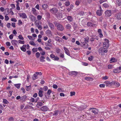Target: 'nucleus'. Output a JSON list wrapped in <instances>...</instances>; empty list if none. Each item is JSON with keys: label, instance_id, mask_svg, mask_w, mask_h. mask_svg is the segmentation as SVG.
Segmentation results:
<instances>
[{"label": "nucleus", "instance_id": "f257e3e1", "mask_svg": "<svg viewBox=\"0 0 121 121\" xmlns=\"http://www.w3.org/2000/svg\"><path fill=\"white\" fill-rule=\"evenodd\" d=\"M84 39L85 42H82L81 43L83 44V47L84 48H87L88 47V45L86 42H88L89 38L88 37H85Z\"/></svg>", "mask_w": 121, "mask_h": 121}, {"label": "nucleus", "instance_id": "f03ea898", "mask_svg": "<svg viewBox=\"0 0 121 121\" xmlns=\"http://www.w3.org/2000/svg\"><path fill=\"white\" fill-rule=\"evenodd\" d=\"M107 52V49H105L104 48H101L99 50V52L100 55H104V53H106Z\"/></svg>", "mask_w": 121, "mask_h": 121}, {"label": "nucleus", "instance_id": "7ed1b4c3", "mask_svg": "<svg viewBox=\"0 0 121 121\" xmlns=\"http://www.w3.org/2000/svg\"><path fill=\"white\" fill-rule=\"evenodd\" d=\"M104 40L105 41L103 43V47L104 48L107 49L109 47V41L108 39H104Z\"/></svg>", "mask_w": 121, "mask_h": 121}, {"label": "nucleus", "instance_id": "20e7f679", "mask_svg": "<svg viewBox=\"0 0 121 121\" xmlns=\"http://www.w3.org/2000/svg\"><path fill=\"white\" fill-rule=\"evenodd\" d=\"M55 26H56L57 29L61 31H63L64 29V28L63 26L61 24L59 23H56L55 24Z\"/></svg>", "mask_w": 121, "mask_h": 121}, {"label": "nucleus", "instance_id": "39448f33", "mask_svg": "<svg viewBox=\"0 0 121 121\" xmlns=\"http://www.w3.org/2000/svg\"><path fill=\"white\" fill-rule=\"evenodd\" d=\"M105 16L106 17H109L111 16L112 14V12L110 10H107L105 12Z\"/></svg>", "mask_w": 121, "mask_h": 121}, {"label": "nucleus", "instance_id": "423d86ee", "mask_svg": "<svg viewBox=\"0 0 121 121\" xmlns=\"http://www.w3.org/2000/svg\"><path fill=\"white\" fill-rule=\"evenodd\" d=\"M102 12L103 10H102L101 7L100 6H99V9L97 11L96 13L98 15L100 16L102 15Z\"/></svg>", "mask_w": 121, "mask_h": 121}, {"label": "nucleus", "instance_id": "0eeeda50", "mask_svg": "<svg viewBox=\"0 0 121 121\" xmlns=\"http://www.w3.org/2000/svg\"><path fill=\"white\" fill-rule=\"evenodd\" d=\"M11 43L13 46L18 47V44H19V43L17 41L13 40L11 41Z\"/></svg>", "mask_w": 121, "mask_h": 121}, {"label": "nucleus", "instance_id": "6e6552de", "mask_svg": "<svg viewBox=\"0 0 121 121\" xmlns=\"http://www.w3.org/2000/svg\"><path fill=\"white\" fill-rule=\"evenodd\" d=\"M18 14L20 17H22L23 19H26L27 18V17L26 14L24 13H18Z\"/></svg>", "mask_w": 121, "mask_h": 121}, {"label": "nucleus", "instance_id": "1a4fd4ad", "mask_svg": "<svg viewBox=\"0 0 121 121\" xmlns=\"http://www.w3.org/2000/svg\"><path fill=\"white\" fill-rule=\"evenodd\" d=\"M50 11L52 13L55 14L58 12V10L56 8H54L51 9Z\"/></svg>", "mask_w": 121, "mask_h": 121}, {"label": "nucleus", "instance_id": "9d476101", "mask_svg": "<svg viewBox=\"0 0 121 121\" xmlns=\"http://www.w3.org/2000/svg\"><path fill=\"white\" fill-rule=\"evenodd\" d=\"M40 109L42 111L44 112L48 110V108L47 107L45 106H43L40 108Z\"/></svg>", "mask_w": 121, "mask_h": 121}, {"label": "nucleus", "instance_id": "9b49d317", "mask_svg": "<svg viewBox=\"0 0 121 121\" xmlns=\"http://www.w3.org/2000/svg\"><path fill=\"white\" fill-rule=\"evenodd\" d=\"M87 25L89 26L92 27H96V25L95 24H93L90 22H88L87 23Z\"/></svg>", "mask_w": 121, "mask_h": 121}, {"label": "nucleus", "instance_id": "f8f14e48", "mask_svg": "<svg viewBox=\"0 0 121 121\" xmlns=\"http://www.w3.org/2000/svg\"><path fill=\"white\" fill-rule=\"evenodd\" d=\"M64 50L65 53L69 56H70V52L69 50L66 48L64 47Z\"/></svg>", "mask_w": 121, "mask_h": 121}, {"label": "nucleus", "instance_id": "ddd939ff", "mask_svg": "<svg viewBox=\"0 0 121 121\" xmlns=\"http://www.w3.org/2000/svg\"><path fill=\"white\" fill-rule=\"evenodd\" d=\"M111 83L112 84H114L117 87H119L120 85L119 83L114 81H112L111 82Z\"/></svg>", "mask_w": 121, "mask_h": 121}, {"label": "nucleus", "instance_id": "4468645a", "mask_svg": "<svg viewBox=\"0 0 121 121\" xmlns=\"http://www.w3.org/2000/svg\"><path fill=\"white\" fill-rule=\"evenodd\" d=\"M92 109H93V110L91 111L93 113L95 114H97L98 113V111L97 109H94L93 108H90L89 109V110H91Z\"/></svg>", "mask_w": 121, "mask_h": 121}, {"label": "nucleus", "instance_id": "2eb2a0df", "mask_svg": "<svg viewBox=\"0 0 121 121\" xmlns=\"http://www.w3.org/2000/svg\"><path fill=\"white\" fill-rule=\"evenodd\" d=\"M48 7V5L46 4H43L42 5V7L43 9L45 10H46L47 9Z\"/></svg>", "mask_w": 121, "mask_h": 121}, {"label": "nucleus", "instance_id": "dca6fc26", "mask_svg": "<svg viewBox=\"0 0 121 121\" xmlns=\"http://www.w3.org/2000/svg\"><path fill=\"white\" fill-rule=\"evenodd\" d=\"M26 95H24L21 97L20 99V100L23 101H24L26 100Z\"/></svg>", "mask_w": 121, "mask_h": 121}, {"label": "nucleus", "instance_id": "f3484780", "mask_svg": "<svg viewBox=\"0 0 121 121\" xmlns=\"http://www.w3.org/2000/svg\"><path fill=\"white\" fill-rule=\"evenodd\" d=\"M98 32L99 34V36L100 38L103 37V35L102 34V30L101 29H99L98 30Z\"/></svg>", "mask_w": 121, "mask_h": 121}, {"label": "nucleus", "instance_id": "a211bd4d", "mask_svg": "<svg viewBox=\"0 0 121 121\" xmlns=\"http://www.w3.org/2000/svg\"><path fill=\"white\" fill-rule=\"evenodd\" d=\"M26 45H24L22 47L20 48V49L22 51L24 52H25L26 50Z\"/></svg>", "mask_w": 121, "mask_h": 121}, {"label": "nucleus", "instance_id": "6ab92c4d", "mask_svg": "<svg viewBox=\"0 0 121 121\" xmlns=\"http://www.w3.org/2000/svg\"><path fill=\"white\" fill-rule=\"evenodd\" d=\"M29 17L30 18L31 20L33 21H35L36 19V18L35 17L31 15H30Z\"/></svg>", "mask_w": 121, "mask_h": 121}, {"label": "nucleus", "instance_id": "aec40b11", "mask_svg": "<svg viewBox=\"0 0 121 121\" xmlns=\"http://www.w3.org/2000/svg\"><path fill=\"white\" fill-rule=\"evenodd\" d=\"M65 28L66 29L70 30L71 28V26L70 24H68L66 25Z\"/></svg>", "mask_w": 121, "mask_h": 121}, {"label": "nucleus", "instance_id": "412c9836", "mask_svg": "<svg viewBox=\"0 0 121 121\" xmlns=\"http://www.w3.org/2000/svg\"><path fill=\"white\" fill-rule=\"evenodd\" d=\"M46 34L49 36H52V33L51 31L50 30H48L46 31Z\"/></svg>", "mask_w": 121, "mask_h": 121}, {"label": "nucleus", "instance_id": "4be33fe9", "mask_svg": "<svg viewBox=\"0 0 121 121\" xmlns=\"http://www.w3.org/2000/svg\"><path fill=\"white\" fill-rule=\"evenodd\" d=\"M113 71V72L115 73H119L121 72L118 69H114Z\"/></svg>", "mask_w": 121, "mask_h": 121}, {"label": "nucleus", "instance_id": "5701e85b", "mask_svg": "<svg viewBox=\"0 0 121 121\" xmlns=\"http://www.w3.org/2000/svg\"><path fill=\"white\" fill-rule=\"evenodd\" d=\"M48 24L51 29H54V26L50 22H48Z\"/></svg>", "mask_w": 121, "mask_h": 121}, {"label": "nucleus", "instance_id": "b1692460", "mask_svg": "<svg viewBox=\"0 0 121 121\" xmlns=\"http://www.w3.org/2000/svg\"><path fill=\"white\" fill-rule=\"evenodd\" d=\"M81 1V0H76L75 3V4L77 6L79 5Z\"/></svg>", "mask_w": 121, "mask_h": 121}, {"label": "nucleus", "instance_id": "393cba45", "mask_svg": "<svg viewBox=\"0 0 121 121\" xmlns=\"http://www.w3.org/2000/svg\"><path fill=\"white\" fill-rule=\"evenodd\" d=\"M43 91H42L40 90L39 91L38 93V94L39 97H41L42 96H43Z\"/></svg>", "mask_w": 121, "mask_h": 121}, {"label": "nucleus", "instance_id": "a878e982", "mask_svg": "<svg viewBox=\"0 0 121 121\" xmlns=\"http://www.w3.org/2000/svg\"><path fill=\"white\" fill-rule=\"evenodd\" d=\"M37 74L36 72L34 74L33 77V79L34 80H35L37 78Z\"/></svg>", "mask_w": 121, "mask_h": 121}, {"label": "nucleus", "instance_id": "bb28decb", "mask_svg": "<svg viewBox=\"0 0 121 121\" xmlns=\"http://www.w3.org/2000/svg\"><path fill=\"white\" fill-rule=\"evenodd\" d=\"M68 20L70 22H71L73 21L72 17L71 16H68L67 17Z\"/></svg>", "mask_w": 121, "mask_h": 121}, {"label": "nucleus", "instance_id": "cd10ccee", "mask_svg": "<svg viewBox=\"0 0 121 121\" xmlns=\"http://www.w3.org/2000/svg\"><path fill=\"white\" fill-rule=\"evenodd\" d=\"M116 3L118 6H120L121 5V2L120 0H116Z\"/></svg>", "mask_w": 121, "mask_h": 121}, {"label": "nucleus", "instance_id": "c85d7f7f", "mask_svg": "<svg viewBox=\"0 0 121 121\" xmlns=\"http://www.w3.org/2000/svg\"><path fill=\"white\" fill-rule=\"evenodd\" d=\"M104 83L106 84V86H109V85L112 84L111 83V82L110 83V82L108 81H105Z\"/></svg>", "mask_w": 121, "mask_h": 121}, {"label": "nucleus", "instance_id": "c756f323", "mask_svg": "<svg viewBox=\"0 0 121 121\" xmlns=\"http://www.w3.org/2000/svg\"><path fill=\"white\" fill-rule=\"evenodd\" d=\"M31 88V86L30 85L29 86H26V90L27 91H28Z\"/></svg>", "mask_w": 121, "mask_h": 121}, {"label": "nucleus", "instance_id": "7c9ffc66", "mask_svg": "<svg viewBox=\"0 0 121 121\" xmlns=\"http://www.w3.org/2000/svg\"><path fill=\"white\" fill-rule=\"evenodd\" d=\"M21 85V84L19 83L15 84L14 85L15 86L17 89H19L20 88Z\"/></svg>", "mask_w": 121, "mask_h": 121}, {"label": "nucleus", "instance_id": "2f4dec72", "mask_svg": "<svg viewBox=\"0 0 121 121\" xmlns=\"http://www.w3.org/2000/svg\"><path fill=\"white\" fill-rule=\"evenodd\" d=\"M103 6L105 8H107L109 7V5L107 3H104L103 4Z\"/></svg>", "mask_w": 121, "mask_h": 121}, {"label": "nucleus", "instance_id": "473e14b6", "mask_svg": "<svg viewBox=\"0 0 121 121\" xmlns=\"http://www.w3.org/2000/svg\"><path fill=\"white\" fill-rule=\"evenodd\" d=\"M70 73L73 75H77L78 74V72L77 71H72Z\"/></svg>", "mask_w": 121, "mask_h": 121}, {"label": "nucleus", "instance_id": "72a5a7b5", "mask_svg": "<svg viewBox=\"0 0 121 121\" xmlns=\"http://www.w3.org/2000/svg\"><path fill=\"white\" fill-rule=\"evenodd\" d=\"M16 9L18 10H20V8L19 6V3L17 2L16 4Z\"/></svg>", "mask_w": 121, "mask_h": 121}, {"label": "nucleus", "instance_id": "f704fd0d", "mask_svg": "<svg viewBox=\"0 0 121 121\" xmlns=\"http://www.w3.org/2000/svg\"><path fill=\"white\" fill-rule=\"evenodd\" d=\"M3 102L6 104H7L9 103L8 101L6 99H3Z\"/></svg>", "mask_w": 121, "mask_h": 121}, {"label": "nucleus", "instance_id": "c9c22d12", "mask_svg": "<svg viewBox=\"0 0 121 121\" xmlns=\"http://www.w3.org/2000/svg\"><path fill=\"white\" fill-rule=\"evenodd\" d=\"M57 90L58 91L60 92H64L65 91V90L60 88H59Z\"/></svg>", "mask_w": 121, "mask_h": 121}, {"label": "nucleus", "instance_id": "e433bc0d", "mask_svg": "<svg viewBox=\"0 0 121 121\" xmlns=\"http://www.w3.org/2000/svg\"><path fill=\"white\" fill-rule=\"evenodd\" d=\"M56 15V16L57 17V18L59 19H60V20H62L64 19V18H62L61 17V16H60V15L59 16H57V15Z\"/></svg>", "mask_w": 121, "mask_h": 121}, {"label": "nucleus", "instance_id": "4c0bfd02", "mask_svg": "<svg viewBox=\"0 0 121 121\" xmlns=\"http://www.w3.org/2000/svg\"><path fill=\"white\" fill-rule=\"evenodd\" d=\"M117 18L118 19H121V13H118L117 15Z\"/></svg>", "mask_w": 121, "mask_h": 121}, {"label": "nucleus", "instance_id": "58836bf2", "mask_svg": "<svg viewBox=\"0 0 121 121\" xmlns=\"http://www.w3.org/2000/svg\"><path fill=\"white\" fill-rule=\"evenodd\" d=\"M18 38L19 39L21 40H23L24 39V38L23 37H22V35H19L18 36Z\"/></svg>", "mask_w": 121, "mask_h": 121}, {"label": "nucleus", "instance_id": "ea45409f", "mask_svg": "<svg viewBox=\"0 0 121 121\" xmlns=\"http://www.w3.org/2000/svg\"><path fill=\"white\" fill-rule=\"evenodd\" d=\"M18 43H20L21 44H24L25 43V42L24 41H22L21 40H19L18 41Z\"/></svg>", "mask_w": 121, "mask_h": 121}, {"label": "nucleus", "instance_id": "a19ab883", "mask_svg": "<svg viewBox=\"0 0 121 121\" xmlns=\"http://www.w3.org/2000/svg\"><path fill=\"white\" fill-rule=\"evenodd\" d=\"M29 43L32 45L35 46L36 45V44L33 41H30L29 42Z\"/></svg>", "mask_w": 121, "mask_h": 121}, {"label": "nucleus", "instance_id": "79ce46f5", "mask_svg": "<svg viewBox=\"0 0 121 121\" xmlns=\"http://www.w3.org/2000/svg\"><path fill=\"white\" fill-rule=\"evenodd\" d=\"M42 18V16L40 15H38L37 16V18L39 20H40Z\"/></svg>", "mask_w": 121, "mask_h": 121}, {"label": "nucleus", "instance_id": "37998d69", "mask_svg": "<svg viewBox=\"0 0 121 121\" xmlns=\"http://www.w3.org/2000/svg\"><path fill=\"white\" fill-rule=\"evenodd\" d=\"M37 27L39 30H41L42 29V27L41 25H39L38 24L37 25Z\"/></svg>", "mask_w": 121, "mask_h": 121}, {"label": "nucleus", "instance_id": "c03bdc74", "mask_svg": "<svg viewBox=\"0 0 121 121\" xmlns=\"http://www.w3.org/2000/svg\"><path fill=\"white\" fill-rule=\"evenodd\" d=\"M92 79V78H91L89 77H86L85 78V79L86 80H88V81Z\"/></svg>", "mask_w": 121, "mask_h": 121}, {"label": "nucleus", "instance_id": "a18cd8bd", "mask_svg": "<svg viewBox=\"0 0 121 121\" xmlns=\"http://www.w3.org/2000/svg\"><path fill=\"white\" fill-rule=\"evenodd\" d=\"M93 56H91L90 57H89L88 58V59L90 61H92L93 59Z\"/></svg>", "mask_w": 121, "mask_h": 121}, {"label": "nucleus", "instance_id": "49530a36", "mask_svg": "<svg viewBox=\"0 0 121 121\" xmlns=\"http://www.w3.org/2000/svg\"><path fill=\"white\" fill-rule=\"evenodd\" d=\"M58 113V111L57 110L54 112V113L53 115H57Z\"/></svg>", "mask_w": 121, "mask_h": 121}, {"label": "nucleus", "instance_id": "de8ad7c7", "mask_svg": "<svg viewBox=\"0 0 121 121\" xmlns=\"http://www.w3.org/2000/svg\"><path fill=\"white\" fill-rule=\"evenodd\" d=\"M115 60V58L113 57L111 59L110 61L112 62H114L116 60Z\"/></svg>", "mask_w": 121, "mask_h": 121}, {"label": "nucleus", "instance_id": "09e8293b", "mask_svg": "<svg viewBox=\"0 0 121 121\" xmlns=\"http://www.w3.org/2000/svg\"><path fill=\"white\" fill-rule=\"evenodd\" d=\"M30 101L32 102H35V99L33 98H31L30 99Z\"/></svg>", "mask_w": 121, "mask_h": 121}, {"label": "nucleus", "instance_id": "8fccbe9b", "mask_svg": "<svg viewBox=\"0 0 121 121\" xmlns=\"http://www.w3.org/2000/svg\"><path fill=\"white\" fill-rule=\"evenodd\" d=\"M40 56V53L39 52H37L36 54V56L37 58H39Z\"/></svg>", "mask_w": 121, "mask_h": 121}, {"label": "nucleus", "instance_id": "3c124183", "mask_svg": "<svg viewBox=\"0 0 121 121\" xmlns=\"http://www.w3.org/2000/svg\"><path fill=\"white\" fill-rule=\"evenodd\" d=\"M35 8L36 9L38 10H39V5L38 4H37L35 7Z\"/></svg>", "mask_w": 121, "mask_h": 121}, {"label": "nucleus", "instance_id": "603ef678", "mask_svg": "<svg viewBox=\"0 0 121 121\" xmlns=\"http://www.w3.org/2000/svg\"><path fill=\"white\" fill-rule=\"evenodd\" d=\"M5 21H8L9 19V18L8 16L7 15H5Z\"/></svg>", "mask_w": 121, "mask_h": 121}, {"label": "nucleus", "instance_id": "864d4df0", "mask_svg": "<svg viewBox=\"0 0 121 121\" xmlns=\"http://www.w3.org/2000/svg\"><path fill=\"white\" fill-rule=\"evenodd\" d=\"M32 11L33 12V13L35 14V12L36 11V10L35 8H32Z\"/></svg>", "mask_w": 121, "mask_h": 121}, {"label": "nucleus", "instance_id": "5fc2aeb1", "mask_svg": "<svg viewBox=\"0 0 121 121\" xmlns=\"http://www.w3.org/2000/svg\"><path fill=\"white\" fill-rule=\"evenodd\" d=\"M70 95L71 96H73V95H74L75 94V92H70Z\"/></svg>", "mask_w": 121, "mask_h": 121}, {"label": "nucleus", "instance_id": "6e6d98bb", "mask_svg": "<svg viewBox=\"0 0 121 121\" xmlns=\"http://www.w3.org/2000/svg\"><path fill=\"white\" fill-rule=\"evenodd\" d=\"M22 22L21 20H19L18 21V25H22Z\"/></svg>", "mask_w": 121, "mask_h": 121}, {"label": "nucleus", "instance_id": "4d7b16f0", "mask_svg": "<svg viewBox=\"0 0 121 121\" xmlns=\"http://www.w3.org/2000/svg\"><path fill=\"white\" fill-rule=\"evenodd\" d=\"M37 104L38 105L41 106L43 105V103L41 102H39Z\"/></svg>", "mask_w": 121, "mask_h": 121}, {"label": "nucleus", "instance_id": "13d9d810", "mask_svg": "<svg viewBox=\"0 0 121 121\" xmlns=\"http://www.w3.org/2000/svg\"><path fill=\"white\" fill-rule=\"evenodd\" d=\"M40 53L41 55H44L45 54V52L43 51L42 50L41 52H40Z\"/></svg>", "mask_w": 121, "mask_h": 121}, {"label": "nucleus", "instance_id": "bf43d9fd", "mask_svg": "<svg viewBox=\"0 0 121 121\" xmlns=\"http://www.w3.org/2000/svg\"><path fill=\"white\" fill-rule=\"evenodd\" d=\"M59 59V57H58L57 56H55V57L53 59V60H58Z\"/></svg>", "mask_w": 121, "mask_h": 121}, {"label": "nucleus", "instance_id": "052dcab7", "mask_svg": "<svg viewBox=\"0 0 121 121\" xmlns=\"http://www.w3.org/2000/svg\"><path fill=\"white\" fill-rule=\"evenodd\" d=\"M108 77L107 76H105L103 77H102V79H104V80H106V79H108Z\"/></svg>", "mask_w": 121, "mask_h": 121}, {"label": "nucleus", "instance_id": "680f3d73", "mask_svg": "<svg viewBox=\"0 0 121 121\" xmlns=\"http://www.w3.org/2000/svg\"><path fill=\"white\" fill-rule=\"evenodd\" d=\"M37 50L38 49L37 48H33L32 49V51L34 52H36L37 51Z\"/></svg>", "mask_w": 121, "mask_h": 121}, {"label": "nucleus", "instance_id": "e2e57ef3", "mask_svg": "<svg viewBox=\"0 0 121 121\" xmlns=\"http://www.w3.org/2000/svg\"><path fill=\"white\" fill-rule=\"evenodd\" d=\"M5 14L7 15L8 14L9 12V10L8 9H5Z\"/></svg>", "mask_w": 121, "mask_h": 121}, {"label": "nucleus", "instance_id": "0e129e2a", "mask_svg": "<svg viewBox=\"0 0 121 121\" xmlns=\"http://www.w3.org/2000/svg\"><path fill=\"white\" fill-rule=\"evenodd\" d=\"M108 69H111L112 68V66L111 65H108Z\"/></svg>", "mask_w": 121, "mask_h": 121}, {"label": "nucleus", "instance_id": "69168bd1", "mask_svg": "<svg viewBox=\"0 0 121 121\" xmlns=\"http://www.w3.org/2000/svg\"><path fill=\"white\" fill-rule=\"evenodd\" d=\"M9 38L11 39H13V35L12 34L10 35L9 36Z\"/></svg>", "mask_w": 121, "mask_h": 121}, {"label": "nucleus", "instance_id": "338daca9", "mask_svg": "<svg viewBox=\"0 0 121 121\" xmlns=\"http://www.w3.org/2000/svg\"><path fill=\"white\" fill-rule=\"evenodd\" d=\"M48 89V87L47 86H44L43 88V90L45 91H47Z\"/></svg>", "mask_w": 121, "mask_h": 121}, {"label": "nucleus", "instance_id": "774afa93", "mask_svg": "<svg viewBox=\"0 0 121 121\" xmlns=\"http://www.w3.org/2000/svg\"><path fill=\"white\" fill-rule=\"evenodd\" d=\"M53 87L54 88L57 89V88L58 86L56 85L53 84Z\"/></svg>", "mask_w": 121, "mask_h": 121}]
</instances>
